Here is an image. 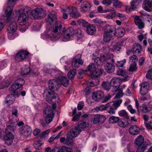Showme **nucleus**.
I'll return each mask as SVG.
<instances>
[{
	"label": "nucleus",
	"mask_w": 152,
	"mask_h": 152,
	"mask_svg": "<svg viewBox=\"0 0 152 152\" xmlns=\"http://www.w3.org/2000/svg\"><path fill=\"white\" fill-rule=\"evenodd\" d=\"M65 28L62 27V24L59 21H56L53 27V31L47 34V38L51 41L55 42L58 40L60 37V35L64 31Z\"/></svg>",
	"instance_id": "obj_1"
},
{
	"label": "nucleus",
	"mask_w": 152,
	"mask_h": 152,
	"mask_svg": "<svg viewBox=\"0 0 152 152\" xmlns=\"http://www.w3.org/2000/svg\"><path fill=\"white\" fill-rule=\"evenodd\" d=\"M14 13L18 16V22L20 26L26 25L28 22V14L30 10L27 8L14 10Z\"/></svg>",
	"instance_id": "obj_2"
},
{
	"label": "nucleus",
	"mask_w": 152,
	"mask_h": 152,
	"mask_svg": "<svg viewBox=\"0 0 152 152\" xmlns=\"http://www.w3.org/2000/svg\"><path fill=\"white\" fill-rule=\"evenodd\" d=\"M104 41L105 42H110L112 37L115 35L116 34V29L113 26L107 25L104 30Z\"/></svg>",
	"instance_id": "obj_3"
},
{
	"label": "nucleus",
	"mask_w": 152,
	"mask_h": 152,
	"mask_svg": "<svg viewBox=\"0 0 152 152\" xmlns=\"http://www.w3.org/2000/svg\"><path fill=\"white\" fill-rule=\"evenodd\" d=\"M104 41L105 42H110L112 37L115 35L116 34V29L113 26L107 25L104 30Z\"/></svg>",
	"instance_id": "obj_4"
},
{
	"label": "nucleus",
	"mask_w": 152,
	"mask_h": 152,
	"mask_svg": "<svg viewBox=\"0 0 152 152\" xmlns=\"http://www.w3.org/2000/svg\"><path fill=\"white\" fill-rule=\"evenodd\" d=\"M25 83L24 80L22 79L18 80L14 82L9 89L11 93L16 95L18 92L23 88L22 85Z\"/></svg>",
	"instance_id": "obj_5"
},
{
	"label": "nucleus",
	"mask_w": 152,
	"mask_h": 152,
	"mask_svg": "<svg viewBox=\"0 0 152 152\" xmlns=\"http://www.w3.org/2000/svg\"><path fill=\"white\" fill-rule=\"evenodd\" d=\"M144 140L143 137L141 135L139 136L135 139L134 143L138 146L136 152H143L147 149L148 144L144 142Z\"/></svg>",
	"instance_id": "obj_6"
},
{
	"label": "nucleus",
	"mask_w": 152,
	"mask_h": 152,
	"mask_svg": "<svg viewBox=\"0 0 152 152\" xmlns=\"http://www.w3.org/2000/svg\"><path fill=\"white\" fill-rule=\"evenodd\" d=\"M103 71L102 69H96L95 65L92 63L90 64L86 70V72H90L91 78H94L95 76H98V75L100 76L102 74Z\"/></svg>",
	"instance_id": "obj_7"
},
{
	"label": "nucleus",
	"mask_w": 152,
	"mask_h": 152,
	"mask_svg": "<svg viewBox=\"0 0 152 152\" xmlns=\"http://www.w3.org/2000/svg\"><path fill=\"white\" fill-rule=\"evenodd\" d=\"M16 1V0H8V5L5 12L7 21H9L12 19L13 8L15 4Z\"/></svg>",
	"instance_id": "obj_8"
},
{
	"label": "nucleus",
	"mask_w": 152,
	"mask_h": 152,
	"mask_svg": "<svg viewBox=\"0 0 152 152\" xmlns=\"http://www.w3.org/2000/svg\"><path fill=\"white\" fill-rule=\"evenodd\" d=\"M31 13L32 16L35 19H41L46 15L45 11L41 8H37L33 10Z\"/></svg>",
	"instance_id": "obj_9"
},
{
	"label": "nucleus",
	"mask_w": 152,
	"mask_h": 152,
	"mask_svg": "<svg viewBox=\"0 0 152 152\" xmlns=\"http://www.w3.org/2000/svg\"><path fill=\"white\" fill-rule=\"evenodd\" d=\"M44 115L45 118V121L47 124H49L52 121L54 117V113L50 107H47L45 109Z\"/></svg>",
	"instance_id": "obj_10"
},
{
	"label": "nucleus",
	"mask_w": 152,
	"mask_h": 152,
	"mask_svg": "<svg viewBox=\"0 0 152 152\" xmlns=\"http://www.w3.org/2000/svg\"><path fill=\"white\" fill-rule=\"evenodd\" d=\"M54 92L49 88L45 89L43 93L44 98L48 101H51L52 99H58L57 95L54 94Z\"/></svg>",
	"instance_id": "obj_11"
},
{
	"label": "nucleus",
	"mask_w": 152,
	"mask_h": 152,
	"mask_svg": "<svg viewBox=\"0 0 152 152\" xmlns=\"http://www.w3.org/2000/svg\"><path fill=\"white\" fill-rule=\"evenodd\" d=\"M58 81L57 78L49 80L48 82L49 89L54 91H58L60 88V85Z\"/></svg>",
	"instance_id": "obj_12"
},
{
	"label": "nucleus",
	"mask_w": 152,
	"mask_h": 152,
	"mask_svg": "<svg viewBox=\"0 0 152 152\" xmlns=\"http://www.w3.org/2000/svg\"><path fill=\"white\" fill-rule=\"evenodd\" d=\"M29 53L26 50H21L17 53L15 56V59L18 61H21L28 57Z\"/></svg>",
	"instance_id": "obj_13"
},
{
	"label": "nucleus",
	"mask_w": 152,
	"mask_h": 152,
	"mask_svg": "<svg viewBox=\"0 0 152 152\" xmlns=\"http://www.w3.org/2000/svg\"><path fill=\"white\" fill-rule=\"evenodd\" d=\"M32 132L31 128L28 126H23L19 129V133L24 137L29 136Z\"/></svg>",
	"instance_id": "obj_14"
},
{
	"label": "nucleus",
	"mask_w": 152,
	"mask_h": 152,
	"mask_svg": "<svg viewBox=\"0 0 152 152\" xmlns=\"http://www.w3.org/2000/svg\"><path fill=\"white\" fill-rule=\"evenodd\" d=\"M65 12L71 16L76 18H78L80 15V13L77 12V9L75 7H68L65 9Z\"/></svg>",
	"instance_id": "obj_15"
},
{
	"label": "nucleus",
	"mask_w": 152,
	"mask_h": 152,
	"mask_svg": "<svg viewBox=\"0 0 152 152\" xmlns=\"http://www.w3.org/2000/svg\"><path fill=\"white\" fill-rule=\"evenodd\" d=\"M14 138V136L11 132H6L4 136V140L5 143L8 145L12 144Z\"/></svg>",
	"instance_id": "obj_16"
},
{
	"label": "nucleus",
	"mask_w": 152,
	"mask_h": 152,
	"mask_svg": "<svg viewBox=\"0 0 152 152\" xmlns=\"http://www.w3.org/2000/svg\"><path fill=\"white\" fill-rule=\"evenodd\" d=\"M123 81L122 80L118 77H113L110 82V86L113 87L115 89H116L120 85Z\"/></svg>",
	"instance_id": "obj_17"
},
{
	"label": "nucleus",
	"mask_w": 152,
	"mask_h": 152,
	"mask_svg": "<svg viewBox=\"0 0 152 152\" xmlns=\"http://www.w3.org/2000/svg\"><path fill=\"white\" fill-rule=\"evenodd\" d=\"M106 120L105 116L100 115H96L94 116L92 119V121L94 124H102Z\"/></svg>",
	"instance_id": "obj_18"
},
{
	"label": "nucleus",
	"mask_w": 152,
	"mask_h": 152,
	"mask_svg": "<svg viewBox=\"0 0 152 152\" xmlns=\"http://www.w3.org/2000/svg\"><path fill=\"white\" fill-rule=\"evenodd\" d=\"M104 96V93L102 91H97L93 93L92 98L94 101L98 102L102 99Z\"/></svg>",
	"instance_id": "obj_19"
},
{
	"label": "nucleus",
	"mask_w": 152,
	"mask_h": 152,
	"mask_svg": "<svg viewBox=\"0 0 152 152\" xmlns=\"http://www.w3.org/2000/svg\"><path fill=\"white\" fill-rule=\"evenodd\" d=\"M142 7L145 10L151 12L152 11V0H144Z\"/></svg>",
	"instance_id": "obj_20"
},
{
	"label": "nucleus",
	"mask_w": 152,
	"mask_h": 152,
	"mask_svg": "<svg viewBox=\"0 0 152 152\" xmlns=\"http://www.w3.org/2000/svg\"><path fill=\"white\" fill-rule=\"evenodd\" d=\"M57 78L58 82L60 83V86L61 85L65 87L68 86L69 83V81L68 79L66 77L61 75Z\"/></svg>",
	"instance_id": "obj_21"
},
{
	"label": "nucleus",
	"mask_w": 152,
	"mask_h": 152,
	"mask_svg": "<svg viewBox=\"0 0 152 152\" xmlns=\"http://www.w3.org/2000/svg\"><path fill=\"white\" fill-rule=\"evenodd\" d=\"M81 130L77 127L72 128L68 133L69 135L72 138H75L78 136L80 133Z\"/></svg>",
	"instance_id": "obj_22"
},
{
	"label": "nucleus",
	"mask_w": 152,
	"mask_h": 152,
	"mask_svg": "<svg viewBox=\"0 0 152 152\" xmlns=\"http://www.w3.org/2000/svg\"><path fill=\"white\" fill-rule=\"evenodd\" d=\"M17 25L16 22L14 21H11L7 28V31L10 33L13 34L17 30Z\"/></svg>",
	"instance_id": "obj_23"
},
{
	"label": "nucleus",
	"mask_w": 152,
	"mask_h": 152,
	"mask_svg": "<svg viewBox=\"0 0 152 152\" xmlns=\"http://www.w3.org/2000/svg\"><path fill=\"white\" fill-rule=\"evenodd\" d=\"M105 69L107 73H113L115 71V66L113 63L107 62L105 66Z\"/></svg>",
	"instance_id": "obj_24"
},
{
	"label": "nucleus",
	"mask_w": 152,
	"mask_h": 152,
	"mask_svg": "<svg viewBox=\"0 0 152 152\" xmlns=\"http://www.w3.org/2000/svg\"><path fill=\"white\" fill-rule=\"evenodd\" d=\"M70 135L68 134L66 138L64 137H61L60 138V141L64 144L66 145H71L73 143L72 138L70 137Z\"/></svg>",
	"instance_id": "obj_25"
},
{
	"label": "nucleus",
	"mask_w": 152,
	"mask_h": 152,
	"mask_svg": "<svg viewBox=\"0 0 152 152\" xmlns=\"http://www.w3.org/2000/svg\"><path fill=\"white\" fill-rule=\"evenodd\" d=\"M91 7L90 3L88 1H84L81 5L80 11L85 12L89 10Z\"/></svg>",
	"instance_id": "obj_26"
},
{
	"label": "nucleus",
	"mask_w": 152,
	"mask_h": 152,
	"mask_svg": "<svg viewBox=\"0 0 152 152\" xmlns=\"http://www.w3.org/2000/svg\"><path fill=\"white\" fill-rule=\"evenodd\" d=\"M61 150L58 147H55L50 152H72V150L70 148L65 146H62Z\"/></svg>",
	"instance_id": "obj_27"
},
{
	"label": "nucleus",
	"mask_w": 152,
	"mask_h": 152,
	"mask_svg": "<svg viewBox=\"0 0 152 152\" xmlns=\"http://www.w3.org/2000/svg\"><path fill=\"white\" fill-rule=\"evenodd\" d=\"M148 83L147 82L143 83L142 84L140 91V93L142 95H145L148 91Z\"/></svg>",
	"instance_id": "obj_28"
},
{
	"label": "nucleus",
	"mask_w": 152,
	"mask_h": 152,
	"mask_svg": "<svg viewBox=\"0 0 152 152\" xmlns=\"http://www.w3.org/2000/svg\"><path fill=\"white\" fill-rule=\"evenodd\" d=\"M135 24L139 29H142L144 27V24L141 19L138 16H135L134 18Z\"/></svg>",
	"instance_id": "obj_29"
},
{
	"label": "nucleus",
	"mask_w": 152,
	"mask_h": 152,
	"mask_svg": "<svg viewBox=\"0 0 152 152\" xmlns=\"http://www.w3.org/2000/svg\"><path fill=\"white\" fill-rule=\"evenodd\" d=\"M140 129L137 125H133L130 127L129 129L130 134L133 135L138 134L140 132Z\"/></svg>",
	"instance_id": "obj_30"
},
{
	"label": "nucleus",
	"mask_w": 152,
	"mask_h": 152,
	"mask_svg": "<svg viewBox=\"0 0 152 152\" xmlns=\"http://www.w3.org/2000/svg\"><path fill=\"white\" fill-rule=\"evenodd\" d=\"M116 74L118 75L122 76L124 77L123 78L121 79L123 81H126L129 79V77L126 74L125 71L122 69H118L117 71Z\"/></svg>",
	"instance_id": "obj_31"
},
{
	"label": "nucleus",
	"mask_w": 152,
	"mask_h": 152,
	"mask_svg": "<svg viewBox=\"0 0 152 152\" xmlns=\"http://www.w3.org/2000/svg\"><path fill=\"white\" fill-rule=\"evenodd\" d=\"M86 27H87V32L89 34L93 35L95 33L96 28L94 26L89 23V25Z\"/></svg>",
	"instance_id": "obj_32"
},
{
	"label": "nucleus",
	"mask_w": 152,
	"mask_h": 152,
	"mask_svg": "<svg viewBox=\"0 0 152 152\" xmlns=\"http://www.w3.org/2000/svg\"><path fill=\"white\" fill-rule=\"evenodd\" d=\"M56 14L54 12L50 13L48 16V18L46 19V21L51 24L54 21H57L56 20Z\"/></svg>",
	"instance_id": "obj_33"
},
{
	"label": "nucleus",
	"mask_w": 152,
	"mask_h": 152,
	"mask_svg": "<svg viewBox=\"0 0 152 152\" xmlns=\"http://www.w3.org/2000/svg\"><path fill=\"white\" fill-rule=\"evenodd\" d=\"M132 49L133 53L138 54L142 50V46L139 44L135 43Z\"/></svg>",
	"instance_id": "obj_34"
},
{
	"label": "nucleus",
	"mask_w": 152,
	"mask_h": 152,
	"mask_svg": "<svg viewBox=\"0 0 152 152\" xmlns=\"http://www.w3.org/2000/svg\"><path fill=\"white\" fill-rule=\"evenodd\" d=\"M140 13L141 15L147 18L146 20L149 23L148 25L150 26H151L152 24V18L150 17V15L143 10L141 11Z\"/></svg>",
	"instance_id": "obj_35"
},
{
	"label": "nucleus",
	"mask_w": 152,
	"mask_h": 152,
	"mask_svg": "<svg viewBox=\"0 0 152 152\" xmlns=\"http://www.w3.org/2000/svg\"><path fill=\"white\" fill-rule=\"evenodd\" d=\"M107 111L110 115H114L115 113V110L114 108L111 105V102H109L107 104Z\"/></svg>",
	"instance_id": "obj_36"
},
{
	"label": "nucleus",
	"mask_w": 152,
	"mask_h": 152,
	"mask_svg": "<svg viewBox=\"0 0 152 152\" xmlns=\"http://www.w3.org/2000/svg\"><path fill=\"white\" fill-rule=\"evenodd\" d=\"M139 0H132L130 2V7L129 8V11H130L135 9L139 3Z\"/></svg>",
	"instance_id": "obj_37"
},
{
	"label": "nucleus",
	"mask_w": 152,
	"mask_h": 152,
	"mask_svg": "<svg viewBox=\"0 0 152 152\" xmlns=\"http://www.w3.org/2000/svg\"><path fill=\"white\" fill-rule=\"evenodd\" d=\"M152 108V105H150L149 107H148L144 104L140 107L141 110L144 113L149 112L151 110Z\"/></svg>",
	"instance_id": "obj_38"
},
{
	"label": "nucleus",
	"mask_w": 152,
	"mask_h": 152,
	"mask_svg": "<svg viewBox=\"0 0 152 152\" xmlns=\"http://www.w3.org/2000/svg\"><path fill=\"white\" fill-rule=\"evenodd\" d=\"M77 23L79 25L85 27L89 25V23L83 19H78L77 21Z\"/></svg>",
	"instance_id": "obj_39"
},
{
	"label": "nucleus",
	"mask_w": 152,
	"mask_h": 152,
	"mask_svg": "<svg viewBox=\"0 0 152 152\" xmlns=\"http://www.w3.org/2000/svg\"><path fill=\"white\" fill-rule=\"evenodd\" d=\"M60 37L59 39L61 41L64 42H66L70 40L71 39V37L68 35L65 34V33H64L63 35H60Z\"/></svg>",
	"instance_id": "obj_40"
},
{
	"label": "nucleus",
	"mask_w": 152,
	"mask_h": 152,
	"mask_svg": "<svg viewBox=\"0 0 152 152\" xmlns=\"http://www.w3.org/2000/svg\"><path fill=\"white\" fill-rule=\"evenodd\" d=\"M30 72V70L29 66L27 65H25L21 71V75H28Z\"/></svg>",
	"instance_id": "obj_41"
},
{
	"label": "nucleus",
	"mask_w": 152,
	"mask_h": 152,
	"mask_svg": "<svg viewBox=\"0 0 152 152\" xmlns=\"http://www.w3.org/2000/svg\"><path fill=\"white\" fill-rule=\"evenodd\" d=\"M14 100V96L13 95H8L6 98V103L10 104H12Z\"/></svg>",
	"instance_id": "obj_42"
},
{
	"label": "nucleus",
	"mask_w": 152,
	"mask_h": 152,
	"mask_svg": "<svg viewBox=\"0 0 152 152\" xmlns=\"http://www.w3.org/2000/svg\"><path fill=\"white\" fill-rule=\"evenodd\" d=\"M118 125L121 127L126 128L129 126V123L124 120H120L118 122Z\"/></svg>",
	"instance_id": "obj_43"
},
{
	"label": "nucleus",
	"mask_w": 152,
	"mask_h": 152,
	"mask_svg": "<svg viewBox=\"0 0 152 152\" xmlns=\"http://www.w3.org/2000/svg\"><path fill=\"white\" fill-rule=\"evenodd\" d=\"M100 76L98 75V76H95L94 78H92L93 79V80L91 82V86H94L98 85L99 84V81L98 77Z\"/></svg>",
	"instance_id": "obj_44"
},
{
	"label": "nucleus",
	"mask_w": 152,
	"mask_h": 152,
	"mask_svg": "<svg viewBox=\"0 0 152 152\" xmlns=\"http://www.w3.org/2000/svg\"><path fill=\"white\" fill-rule=\"evenodd\" d=\"M119 118L114 116L110 117L109 120V123L111 124L116 123L119 121Z\"/></svg>",
	"instance_id": "obj_45"
},
{
	"label": "nucleus",
	"mask_w": 152,
	"mask_h": 152,
	"mask_svg": "<svg viewBox=\"0 0 152 152\" xmlns=\"http://www.w3.org/2000/svg\"><path fill=\"white\" fill-rule=\"evenodd\" d=\"M118 114L119 116L123 117L126 119H129V117L127 113L125 110H122L118 112Z\"/></svg>",
	"instance_id": "obj_46"
},
{
	"label": "nucleus",
	"mask_w": 152,
	"mask_h": 152,
	"mask_svg": "<svg viewBox=\"0 0 152 152\" xmlns=\"http://www.w3.org/2000/svg\"><path fill=\"white\" fill-rule=\"evenodd\" d=\"M74 29L72 27L68 28L65 32V34L68 35L71 37H72V35L74 34Z\"/></svg>",
	"instance_id": "obj_47"
},
{
	"label": "nucleus",
	"mask_w": 152,
	"mask_h": 152,
	"mask_svg": "<svg viewBox=\"0 0 152 152\" xmlns=\"http://www.w3.org/2000/svg\"><path fill=\"white\" fill-rule=\"evenodd\" d=\"M76 73L77 72L75 69L71 70L68 73L67 76L69 79H73Z\"/></svg>",
	"instance_id": "obj_48"
},
{
	"label": "nucleus",
	"mask_w": 152,
	"mask_h": 152,
	"mask_svg": "<svg viewBox=\"0 0 152 152\" xmlns=\"http://www.w3.org/2000/svg\"><path fill=\"white\" fill-rule=\"evenodd\" d=\"M102 87L107 91H109L110 89V83L108 82H103L102 84Z\"/></svg>",
	"instance_id": "obj_49"
},
{
	"label": "nucleus",
	"mask_w": 152,
	"mask_h": 152,
	"mask_svg": "<svg viewBox=\"0 0 152 152\" xmlns=\"http://www.w3.org/2000/svg\"><path fill=\"white\" fill-rule=\"evenodd\" d=\"M122 102V100H121L118 99L113 103L111 102V105L115 109L117 110Z\"/></svg>",
	"instance_id": "obj_50"
},
{
	"label": "nucleus",
	"mask_w": 152,
	"mask_h": 152,
	"mask_svg": "<svg viewBox=\"0 0 152 152\" xmlns=\"http://www.w3.org/2000/svg\"><path fill=\"white\" fill-rule=\"evenodd\" d=\"M15 125V123H11L10 125H8L6 128V132L9 133L13 132L14 130V126Z\"/></svg>",
	"instance_id": "obj_51"
},
{
	"label": "nucleus",
	"mask_w": 152,
	"mask_h": 152,
	"mask_svg": "<svg viewBox=\"0 0 152 152\" xmlns=\"http://www.w3.org/2000/svg\"><path fill=\"white\" fill-rule=\"evenodd\" d=\"M112 3H113V6L117 8H121L122 5L118 0H112Z\"/></svg>",
	"instance_id": "obj_52"
},
{
	"label": "nucleus",
	"mask_w": 152,
	"mask_h": 152,
	"mask_svg": "<svg viewBox=\"0 0 152 152\" xmlns=\"http://www.w3.org/2000/svg\"><path fill=\"white\" fill-rule=\"evenodd\" d=\"M72 66L73 69L78 68L79 66L77 56H75L73 59L72 63Z\"/></svg>",
	"instance_id": "obj_53"
},
{
	"label": "nucleus",
	"mask_w": 152,
	"mask_h": 152,
	"mask_svg": "<svg viewBox=\"0 0 152 152\" xmlns=\"http://www.w3.org/2000/svg\"><path fill=\"white\" fill-rule=\"evenodd\" d=\"M107 104L105 105H102L99 107H97L94 109V112H98L99 111H103L106 110L107 111Z\"/></svg>",
	"instance_id": "obj_54"
},
{
	"label": "nucleus",
	"mask_w": 152,
	"mask_h": 152,
	"mask_svg": "<svg viewBox=\"0 0 152 152\" xmlns=\"http://www.w3.org/2000/svg\"><path fill=\"white\" fill-rule=\"evenodd\" d=\"M42 142L41 140L36 141L33 144V146L35 149L39 150L42 145Z\"/></svg>",
	"instance_id": "obj_55"
},
{
	"label": "nucleus",
	"mask_w": 152,
	"mask_h": 152,
	"mask_svg": "<svg viewBox=\"0 0 152 152\" xmlns=\"http://www.w3.org/2000/svg\"><path fill=\"white\" fill-rule=\"evenodd\" d=\"M126 61V59H124L122 60L117 61L115 64L118 67H122L124 65Z\"/></svg>",
	"instance_id": "obj_56"
},
{
	"label": "nucleus",
	"mask_w": 152,
	"mask_h": 152,
	"mask_svg": "<svg viewBox=\"0 0 152 152\" xmlns=\"http://www.w3.org/2000/svg\"><path fill=\"white\" fill-rule=\"evenodd\" d=\"M140 101L141 102H143L144 101L149 100L150 101H151V98L149 95H148L146 96H142L140 98Z\"/></svg>",
	"instance_id": "obj_57"
},
{
	"label": "nucleus",
	"mask_w": 152,
	"mask_h": 152,
	"mask_svg": "<svg viewBox=\"0 0 152 152\" xmlns=\"http://www.w3.org/2000/svg\"><path fill=\"white\" fill-rule=\"evenodd\" d=\"M129 61L132 63H136V62L137 61V57L135 55H133L131 56L129 58Z\"/></svg>",
	"instance_id": "obj_58"
},
{
	"label": "nucleus",
	"mask_w": 152,
	"mask_h": 152,
	"mask_svg": "<svg viewBox=\"0 0 152 152\" xmlns=\"http://www.w3.org/2000/svg\"><path fill=\"white\" fill-rule=\"evenodd\" d=\"M78 126L81 129H83L88 126V124L83 121H81L79 123Z\"/></svg>",
	"instance_id": "obj_59"
},
{
	"label": "nucleus",
	"mask_w": 152,
	"mask_h": 152,
	"mask_svg": "<svg viewBox=\"0 0 152 152\" xmlns=\"http://www.w3.org/2000/svg\"><path fill=\"white\" fill-rule=\"evenodd\" d=\"M116 16L118 17L120 20L121 21H124L126 18V16L123 14L117 13L116 14Z\"/></svg>",
	"instance_id": "obj_60"
},
{
	"label": "nucleus",
	"mask_w": 152,
	"mask_h": 152,
	"mask_svg": "<svg viewBox=\"0 0 152 152\" xmlns=\"http://www.w3.org/2000/svg\"><path fill=\"white\" fill-rule=\"evenodd\" d=\"M136 63H132L129 70L130 72L135 71L137 70Z\"/></svg>",
	"instance_id": "obj_61"
},
{
	"label": "nucleus",
	"mask_w": 152,
	"mask_h": 152,
	"mask_svg": "<svg viewBox=\"0 0 152 152\" xmlns=\"http://www.w3.org/2000/svg\"><path fill=\"white\" fill-rule=\"evenodd\" d=\"M118 32L119 36L123 37L125 33V29L122 28H120L118 29Z\"/></svg>",
	"instance_id": "obj_62"
},
{
	"label": "nucleus",
	"mask_w": 152,
	"mask_h": 152,
	"mask_svg": "<svg viewBox=\"0 0 152 152\" xmlns=\"http://www.w3.org/2000/svg\"><path fill=\"white\" fill-rule=\"evenodd\" d=\"M50 130L48 129L43 132L42 133L40 136L41 138L42 139L45 137L50 132Z\"/></svg>",
	"instance_id": "obj_63"
},
{
	"label": "nucleus",
	"mask_w": 152,
	"mask_h": 152,
	"mask_svg": "<svg viewBox=\"0 0 152 152\" xmlns=\"http://www.w3.org/2000/svg\"><path fill=\"white\" fill-rule=\"evenodd\" d=\"M109 56V54H104L101 57V60L105 61L108 62V58Z\"/></svg>",
	"instance_id": "obj_64"
}]
</instances>
